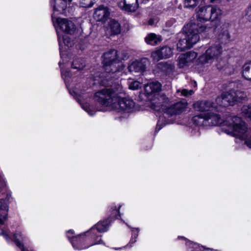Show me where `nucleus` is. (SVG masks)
Segmentation results:
<instances>
[{
    "instance_id": "1",
    "label": "nucleus",
    "mask_w": 251,
    "mask_h": 251,
    "mask_svg": "<svg viewBox=\"0 0 251 251\" xmlns=\"http://www.w3.org/2000/svg\"><path fill=\"white\" fill-rule=\"evenodd\" d=\"M114 76L107 77L104 74H95L93 77L94 84L105 87L95 93L94 99L100 104L112 108L116 95L121 93L122 88L114 82Z\"/></svg>"
},
{
    "instance_id": "2",
    "label": "nucleus",
    "mask_w": 251,
    "mask_h": 251,
    "mask_svg": "<svg viewBox=\"0 0 251 251\" xmlns=\"http://www.w3.org/2000/svg\"><path fill=\"white\" fill-rule=\"evenodd\" d=\"M222 130L228 135L245 141V144L251 148V130L240 117L230 116L223 122Z\"/></svg>"
},
{
    "instance_id": "3",
    "label": "nucleus",
    "mask_w": 251,
    "mask_h": 251,
    "mask_svg": "<svg viewBox=\"0 0 251 251\" xmlns=\"http://www.w3.org/2000/svg\"><path fill=\"white\" fill-rule=\"evenodd\" d=\"M197 19L194 22L188 25L192 29H196V32L201 33L208 30L204 23L209 20L213 21L219 19L222 14V10L217 6H205L199 7L197 10Z\"/></svg>"
},
{
    "instance_id": "4",
    "label": "nucleus",
    "mask_w": 251,
    "mask_h": 251,
    "mask_svg": "<svg viewBox=\"0 0 251 251\" xmlns=\"http://www.w3.org/2000/svg\"><path fill=\"white\" fill-rule=\"evenodd\" d=\"M119 52L115 50H110L103 53L102 55V64L104 72H97L96 74H104L107 77L114 76V78L119 77L117 74L122 72L124 66L121 61V59H126V56L121 57Z\"/></svg>"
},
{
    "instance_id": "5",
    "label": "nucleus",
    "mask_w": 251,
    "mask_h": 251,
    "mask_svg": "<svg viewBox=\"0 0 251 251\" xmlns=\"http://www.w3.org/2000/svg\"><path fill=\"white\" fill-rule=\"evenodd\" d=\"M72 0H54L53 13L52 14L53 22L57 24L63 31L67 34H73L75 30V25L70 20L67 19L57 18L55 19L56 12L61 14L65 13V10L67 6V1L70 2Z\"/></svg>"
},
{
    "instance_id": "6",
    "label": "nucleus",
    "mask_w": 251,
    "mask_h": 251,
    "mask_svg": "<svg viewBox=\"0 0 251 251\" xmlns=\"http://www.w3.org/2000/svg\"><path fill=\"white\" fill-rule=\"evenodd\" d=\"M188 102L185 99L174 102L163 109V116H160L156 126V131H159L165 125L169 124V120H166V117H171L179 115L183 112L187 108Z\"/></svg>"
},
{
    "instance_id": "7",
    "label": "nucleus",
    "mask_w": 251,
    "mask_h": 251,
    "mask_svg": "<svg viewBox=\"0 0 251 251\" xmlns=\"http://www.w3.org/2000/svg\"><path fill=\"white\" fill-rule=\"evenodd\" d=\"M185 38L180 39L177 44L179 51H183L189 49L197 43L200 39L199 34L196 29H192L191 26L187 25L184 26Z\"/></svg>"
},
{
    "instance_id": "8",
    "label": "nucleus",
    "mask_w": 251,
    "mask_h": 251,
    "mask_svg": "<svg viewBox=\"0 0 251 251\" xmlns=\"http://www.w3.org/2000/svg\"><path fill=\"white\" fill-rule=\"evenodd\" d=\"M222 52V48L220 43H216L210 46L199 57V61L202 64L211 63L214 60L217 59Z\"/></svg>"
},
{
    "instance_id": "9",
    "label": "nucleus",
    "mask_w": 251,
    "mask_h": 251,
    "mask_svg": "<svg viewBox=\"0 0 251 251\" xmlns=\"http://www.w3.org/2000/svg\"><path fill=\"white\" fill-rule=\"evenodd\" d=\"M118 93L116 95L112 109L118 112L129 113L133 110L135 103L131 99L122 98Z\"/></svg>"
},
{
    "instance_id": "10",
    "label": "nucleus",
    "mask_w": 251,
    "mask_h": 251,
    "mask_svg": "<svg viewBox=\"0 0 251 251\" xmlns=\"http://www.w3.org/2000/svg\"><path fill=\"white\" fill-rule=\"evenodd\" d=\"M110 223V219L108 218L102 222L98 223L89 231L85 233H90L91 234V237L94 239L93 245L103 244V242L101 239V236L97 235V232L107 231Z\"/></svg>"
},
{
    "instance_id": "11",
    "label": "nucleus",
    "mask_w": 251,
    "mask_h": 251,
    "mask_svg": "<svg viewBox=\"0 0 251 251\" xmlns=\"http://www.w3.org/2000/svg\"><path fill=\"white\" fill-rule=\"evenodd\" d=\"M11 194L7 193L5 198L0 199V226H2L6 220L8 212V204Z\"/></svg>"
},
{
    "instance_id": "12",
    "label": "nucleus",
    "mask_w": 251,
    "mask_h": 251,
    "mask_svg": "<svg viewBox=\"0 0 251 251\" xmlns=\"http://www.w3.org/2000/svg\"><path fill=\"white\" fill-rule=\"evenodd\" d=\"M150 65V61L147 58H143L140 60H136L129 65L128 69L130 72L142 73L147 66Z\"/></svg>"
},
{
    "instance_id": "13",
    "label": "nucleus",
    "mask_w": 251,
    "mask_h": 251,
    "mask_svg": "<svg viewBox=\"0 0 251 251\" xmlns=\"http://www.w3.org/2000/svg\"><path fill=\"white\" fill-rule=\"evenodd\" d=\"M71 233L74 234V231L70 230L68 231L67 233ZM67 237L72 243L73 247L75 250H81L88 248L89 247L93 246V243L89 246H85L84 244L85 240L83 237H81V235L77 236H73L71 237L67 234Z\"/></svg>"
},
{
    "instance_id": "14",
    "label": "nucleus",
    "mask_w": 251,
    "mask_h": 251,
    "mask_svg": "<svg viewBox=\"0 0 251 251\" xmlns=\"http://www.w3.org/2000/svg\"><path fill=\"white\" fill-rule=\"evenodd\" d=\"M172 49L169 47H163L151 53V56L153 60L158 61L163 58L170 57L172 55Z\"/></svg>"
},
{
    "instance_id": "15",
    "label": "nucleus",
    "mask_w": 251,
    "mask_h": 251,
    "mask_svg": "<svg viewBox=\"0 0 251 251\" xmlns=\"http://www.w3.org/2000/svg\"><path fill=\"white\" fill-rule=\"evenodd\" d=\"M198 56V53L194 51H189L181 54L178 58V65L179 68L187 66Z\"/></svg>"
},
{
    "instance_id": "16",
    "label": "nucleus",
    "mask_w": 251,
    "mask_h": 251,
    "mask_svg": "<svg viewBox=\"0 0 251 251\" xmlns=\"http://www.w3.org/2000/svg\"><path fill=\"white\" fill-rule=\"evenodd\" d=\"M232 94L230 92L223 93L216 99V104L220 106L227 107L229 105H233Z\"/></svg>"
},
{
    "instance_id": "17",
    "label": "nucleus",
    "mask_w": 251,
    "mask_h": 251,
    "mask_svg": "<svg viewBox=\"0 0 251 251\" xmlns=\"http://www.w3.org/2000/svg\"><path fill=\"white\" fill-rule=\"evenodd\" d=\"M73 92L76 97V99H77V101L80 103L82 108L88 113L90 116H93L95 113L94 110L92 109L91 106L88 103H83L82 101V99H83L84 97L82 95H84L83 92L78 89L77 87H75L73 90Z\"/></svg>"
},
{
    "instance_id": "18",
    "label": "nucleus",
    "mask_w": 251,
    "mask_h": 251,
    "mask_svg": "<svg viewBox=\"0 0 251 251\" xmlns=\"http://www.w3.org/2000/svg\"><path fill=\"white\" fill-rule=\"evenodd\" d=\"M193 106L196 110L200 112L217 108V105L215 103L208 100L198 101L195 102Z\"/></svg>"
},
{
    "instance_id": "19",
    "label": "nucleus",
    "mask_w": 251,
    "mask_h": 251,
    "mask_svg": "<svg viewBox=\"0 0 251 251\" xmlns=\"http://www.w3.org/2000/svg\"><path fill=\"white\" fill-rule=\"evenodd\" d=\"M110 15V11L108 8L103 5L99 6L94 14V18L98 21L105 22Z\"/></svg>"
},
{
    "instance_id": "20",
    "label": "nucleus",
    "mask_w": 251,
    "mask_h": 251,
    "mask_svg": "<svg viewBox=\"0 0 251 251\" xmlns=\"http://www.w3.org/2000/svg\"><path fill=\"white\" fill-rule=\"evenodd\" d=\"M121 27L119 22L115 20H111L106 27V34L107 36H114L120 33Z\"/></svg>"
},
{
    "instance_id": "21",
    "label": "nucleus",
    "mask_w": 251,
    "mask_h": 251,
    "mask_svg": "<svg viewBox=\"0 0 251 251\" xmlns=\"http://www.w3.org/2000/svg\"><path fill=\"white\" fill-rule=\"evenodd\" d=\"M161 89V84L157 81L148 83L144 87L145 94L148 97L153 93L159 92Z\"/></svg>"
},
{
    "instance_id": "22",
    "label": "nucleus",
    "mask_w": 251,
    "mask_h": 251,
    "mask_svg": "<svg viewBox=\"0 0 251 251\" xmlns=\"http://www.w3.org/2000/svg\"><path fill=\"white\" fill-rule=\"evenodd\" d=\"M207 126H217L223 123L219 115L212 112L205 113Z\"/></svg>"
},
{
    "instance_id": "23",
    "label": "nucleus",
    "mask_w": 251,
    "mask_h": 251,
    "mask_svg": "<svg viewBox=\"0 0 251 251\" xmlns=\"http://www.w3.org/2000/svg\"><path fill=\"white\" fill-rule=\"evenodd\" d=\"M138 0H123L122 8L126 12H133L138 7Z\"/></svg>"
},
{
    "instance_id": "24",
    "label": "nucleus",
    "mask_w": 251,
    "mask_h": 251,
    "mask_svg": "<svg viewBox=\"0 0 251 251\" xmlns=\"http://www.w3.org/2000/svg\"><path fill=\"white\" fill-rule=\"evenodd\" d=\"M230 92L232 94L233 105L238 103L242 102L247 99V96L244 91L232 90L230 91Z\"/></svg>"
},
{
    "instance_id": "25",
    "label": "nucleus",
    "mask_w": 251,
    "mask_h": 251,
    "mask_svg": "<svg viewBox=\"0 0 251 251\" xmlns=\"http://www.w3.org/2000/svg\"><path fill=\"white\" fill-rule=\"evenodd\" d=\"M241 74L245 79L251 82V60L246 62L242 66Z\"/></svg>"
},
{
    "instance_id": "26",
    "label": "nucleus",
    "mask_w": 251,
    "mask_h": 251,
    "mask_svg": "<svg viewBox=\"0 0 251 251\" xmlns=\"http://www.w3.org/2000/svg\"><path fill=\"white\" fill-rule=\"evenodd\" d=\"M13 240L18 247L21 249L22 251H32L24 248L21 241H24L25 238L20 231H17L13 236Z\"/></svg>"
},
{
    "instance_id": "27",
    "label": "nucleus",
    "mask_w": 251,
    "mask_h": 251,
    "mask_svg": "<svg viewBox=\"0 0 251 251\" xmlns=\"http://www.w3.org/2000/svg\"><path fill=\"white\" fill-rule=\"evenodd\" d=\"M230 38V35L229 34L228 29L226 25H223L222 27V29L218 35V40L219 42L222 43H226L229 41Z\"/></svg>"
},
{
    "instance_id": "28",
    "label": "nucleus",
    "mask_w": 251,
    "mask_h": 251,
    "mask_svg": "<svg viewBox=\"0 0 251 251\" xmlns=\"http://www.w3.org/2000/svg\"><path fill=\"white\" fill-rule=\"evenodd\" d=\"M192 121L196 126H207L205 113L195 116L192 118Z\"/></svg>"
},
{
    "instance_id": "29",
    "label": "nucleus",
    "mask_w": 251,
    "mask_h": 251,
    "mask_svg": "<svg viewBox=\"0 0 251 251\" xmlns=\"http://www.w3.org/2000/svg\"><path fill=\"white\" fill-rule=\"evenodd\" d=\"M145 41L147 44L154 46L160 41L159 37H158L154 33L148 34L145 38Z\"/></svg>"
},
{
    "instance_id": "30",
    "label": "nucleus",
    "mask_w": 251,
    "mask_h": 251,
    "mask_svg": "<svg viewBox=\"0 0 251 251\" xmlns=\"http://www.w3.org/2000/svg\"><path fill=\"white\" fill-rule=\"evenodd\" d=\"M85 61L80 57H75L72 63V67L77 70H81L85 67Z\"/></svg>"
},
{
    "instance_id": "31",
    "label": "nucleus",
    "mask_w": 251,
    "mask_h": 251,
    "mask_svg": "<svg viewBox=\"0 0 251 251\" xmlns=\"http://www.w3.org/2000/svg\"><path fill=\"white\" fill-rule=\"evenodd\" d=\"M57 35H58V43L61 47L62 45L64 44L65 46L68 47H71L73 45L71 39L67 36H61L58 33V31L57 30Z\"/></svg>"
},
{
    "instance_id": "32",
    "label": "nucleus",
    "mask_w": 251,
    "mask_h": 251,
    "mask_svg": "<svg viewBox=\"0 0 251 251\" xmlns=\"http://www.w3.org/2000/svg\"><path fill=\"white\" fill-rule=\"evenodd\" d=\"M201 0H185L184 7L189 9L194 8Z\"/></svg>"
},
{
    "instance_id": "33",
    "label": "nucleus",
    "mask_w": 251,
    "mask_h": 251,
    "mask_svg": "<svg viewBox=\"0 0 251 251\" xmlns=\"http://www.w3.org/2000/svg\"><path fill=\"white\" fill-rule=\"evenodd\" d=\"M126 225L131 229H132V236L130 240V242L129 244L130 245L134 244L136 242V238H137L138 236V232H139V228H134L130 226L129 225H128L127 224ZM131 246V245H130Z\"/></svg>"
},
{
    "instance_id": "34",
    "label": "nucleus",
    "mask_w": 251,
    "mask_h": 251,
    "mask_svg": "<svg viewBox=\"0 0 251 251\" xmlns=\"http://www.w3.org/2000/svg\"><path fill=\"white\" fill-rule=\"evenodd\" d=\"M243 115L251 120V103L248 105L244 106L242 109Z\"/></svg>"
},
{
    "instance_id": "35",
    "label": "nucleus",
    "mask_w": 251,
    "mask_h": 251,
    "mask_svg": "<svg viewBox=\"0 0 251 251\" xmlns=\"http://www.w3.org/2000/svg\"><path fill=\"white\" fill-rule=\"evenodd\" d=\"M158 67L159 68H161L163 71L167 73L169 72V70L172 71L174 69L173 66L167 63H160L158 64Z\"/></svg>"
},
{
    "instance_id": "36",
    "label": "nucleus",
    "mask_w": 251,
    "mask_h": 251,
    "mask_svg": "<svg viewBox=\"0 0 251 251\" xmlns=\"http://www.w3.org/2000/svg\"><path fill=\"white\" fill-rule=\"evenodd\" d=\"M95 2V0H81L80 5L82 7L89 8L94 5Z\"/></svg>"
},
{
    "instance_id": "37",
    "label": "nucleus",
    "mask_w": 251,
    "mask_h": 251,
    "mask_svg": "<svg viewBox=\"0 0 251 251\" xmlns=\"http://www.w3.org/2000/svg\"><path fill=\"white\" fill-rule=\"evenodd\" d=\"M128 87L132 90H137L141 87V84L138 81H128Z\"/></svg>"
},
{
    "instance_id": "38",
    "label": "nucleus",
    "mask_w": 251,
    "mask_h": 251,
    "mask_svg": "<svg viewBox=\"0 0 251 251\" xmlns=\"http://www.w3.org/2000/svg\"><path fill=\"white\" fill-rule=\"evenodd\" d=\"M4 224L2 226H0V235L3 236V237L7 240L9 241L10 239L8 234L7 230L4 228Z\"/></svg>"
},
{
    "instance_id": "39",
    "label": "nucleus",
    "mask_w": 251,
    "mask_h": 251,
    "mask_svg": "<svg viewBox=\"0 0 251 251\" xmlns=\"http://www.w3.org/2000/svg\"><path fill=\"white\" fill-rule=\"evenodd\" d=\"M6 186L3 175L0 173V191L3 190Z\"/></svg>"
},
{
    "instance_id": "40",
    "label": "nucleus",
    "mask_w": 251,
    "mask_h": 251,
    "mask_svg": "<svg viewBox=\"0 0 251 251\" xmlns=\"http://www.w3.org/2000/svg\"><path fill=\"white\" fill-rule=\"evenodd\" d=\"M160 100L162 101L164 104H169L171 100V99L167 97L165 95H162L159 98Z\"/></svg>"
},
{
    "instance_id": "41",
    "label": "nucleus",
    "mask_w": 251,
    "mask_h": 251,
    "mask_svg": "<svg viewBox=\"0 0 251 251\" xmlns=\"http://www.w3.org/2000/svg\"><path fill=\"white\" fill-rule=\"evenodd\" d=\"M61 75L62 77L64 79L65 82L66 83L68 80V77H70V72L68 71L64 72L61 70Z\"/></svg>"
},
{
    "instance_id": "42",
    "label": "nucleus",
    "mask_w": 251,
    "mask_h": 251,
    "mask_svg": "<svg viewBox=\"0 0 251 251\" xmlns=\"http://www.w3.org/2000/svg\"><path fill=\"white\" fill-rule=\"evenodd\" d=\"M193 93V91L192 90L188 91L186 89H183L181 91V95L185 97L191 95Z\"/></svg>"
},
{
    "instance_id": "43",
    "label": "nucleus",
    "mask_w": 251,
    "mask_h": 251,
    "mask_svg": "<svg viewBox=\"0 0 251 251\" xmlns=\"http://www.w3.org/2000/svg\"><path fill=\"white\" fill-rule=\"evenodd\" d=\"M121 206H119L118 209H117L116 206H113V207H111V209L112 210V212H113L112 214L113 215V216L116 215V214L117 213V214H118V216H120L119 209H120Z\"/></svg>"
},
{
    "instance_id": "44",
    "label": "nucleus",
    "mask_w": 251,
    "mask_h": 251,
    "mask_svg": "<svg viewBox=\"0 0 251 251\" xmlns=\"http://www.w3.org/2000/svg\"><path fill=\"white\" fill-rule=\"evenodd\" d=\"M153 23H154V21H153V20H152V19H150L149 21V24L150 25H152L153 24Z\"/></svg>"
},
{
    "instance_id": "45",
    "label": "nucleus",
    "mask_w": 251,
    "mask_h": 251,
    "mask_svg": "<svg viewBox=\"0 0 251 251\" xmlns=\"http://www.w3.org/2000/svg\"><path fill=\"white\" fill-rule=\"evenodd\" d=\"M60 50H61V48H60ZM60 56H61V58H63V53L62 52V51L61 50H60Z\"/></svg>"
},
{
    "instance_id": "46",
    "label": "nucleus",
    "mask_w": 251,
    "mask_h": 251,
    "mask_svg": "<svg viewBox=\"0 0 251 251\" xmlns=\"http://www.w3.org/2000/svg\"><path fill=\"white\" fill-rule=\"evenodd\" d=\"M217 68H218L219 69H222V68H221V67H219L218 66H217Z\"/></svg>"
},
{
    "instance_id": "47",
    "label": "nucleus",
    "mask_w": 251,
    "mask_h": 251,
    "mask_svg": "<svg viewBox=\"0 0 251 251\" xmlns=\"http://www.w3.org/2000/svg\"><path fill=\"white\" fill-rule=\"evenodd\" d=\"M215 0H210V1H211V2H213Z\"/></svg>"
},
{
    "instance_id": "48",
    "label": "nucleus",
    "mask_w": 251,
    "mask_h": 251,
    "mask_svg": "<svg viewBox=\"0 0 251 251\" xmlns=\"http://www.w3.org/2000/svg\"><path fill=\"white\" fill-rule=\"evenodd\" d=\"M59 66H60V65H61V61H60V62H59Z\"/></svg>"
},
{
    "instance_id": "49",
    "label": "nucleus",
    "mask_w": 251,
    "mask_h": 251,
    "mask_svg": "<svg viewBox=\"0 0 251 251\" xmlns=\"http://www.w3.org/2000/svg\"><path fill=\"white\" fill-rule=\"evenodd\" d=\"M217 31V29L216 28L215 29V32H216Z\"/></svg>"
}]
</instances>
